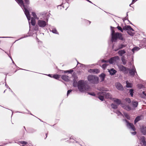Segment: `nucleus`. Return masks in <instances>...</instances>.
Masks as SVG:
<instances>
[{"label": "nucleus", "instance_id": "f257e3e1", "mask_svg": "<svg viewBox=\"0 0 146 146\" xmlns=\"http://www.w3.org/2000/svg\"><path fill=\"white\" fill-rule=\"evenodd\" d=\"M23 10L25 14V15L29 23H30V21L31 20V16L29 14V11L31 10V8H29L28 6H25L22 0H15Z\"/></svg>", "mask_w": 146, "mask_h": 146}, {"label": "nucleus", "instance_id": "f03ea898", "mask_svg": "<svg viewBox=\"0 0 146 146\" xmlns=\"http://www.w3.org/2000/svg\"><path fill=\"white\" fill-rule=\"evenodd\" d=\"M77 87L79 90L82 92H86L90 90L89 86L88 85L86 81L80 80L77 83Z\"/></svg>", "mask_w": 146, "mask_h": 146}, {"label": "nucleus", "instance_id": "7ed1b4c3", "mask_svg": "<svg viewBox=\"0 0 146 146\" xmlns=\"http://www.w3.org/2000/svg\"><path fill=\"white\" fill-rule=\"evenodd\" d=\"M111 35L112 36L111 41L112 42L117 41L118 38L120 40H125V39L123 37L122 34L119 33H115L114 31L112 29V27H111Z\"/></svg>", "mask_w": 146, "mask_h": 146}, {"label": "nucleus", "instance_id": "20e7f679", "mask_svg": "<svg viewBox=\"0 0 146 146\" xmlns=\"http://www.w3.org/2000/svg\"><path fill=\"white\" fill-rule=\"evenodd\" d=\"M119 58L118 56H116L110 58L109 60V61L102 60V62L106 63L109 62L110 64H113L116 63L117 62V61L119 60Z\"/></svg>", "mask_w": 146, "mask_h": 146}, {"label": "nucleus", "instance_id": "39448f33", "mask_svg": "<svg viewBox=\"0 0 146 146\" xmlns=\"http://www.w3.org/2000/svg\"><path fill=\"white\" fill-rule=\"evenodd\" d=\"M88 79L91 83L97 84L98 82V78L95 76L89 75L88 76Z\"/></svg>", "mask_w": 146, "mask_h": 146}, {"label": "nucleus", "instance_id": "423d86ee", "mask_svg": "<svg viewBox=\"0 0 146 146\" xmlns=\"http://www.w3.org/2000/svg\"><path fill=\"white\" fill-rule=\"evenodd\" d=\"M44 19L46 20L47 21L46 22L44 21L40 20H38V26L40 27L44 28L47 25L48 19H45V18H44Z\"/></svg>", "mask_w": 146, "mask_h": 146}, {"label": "nucleus", "instance_id": "0eeeda50", "mask_svg": "<svg viewBox=\"0 0 146 146\" xmlns=\"http://www.w3.org/2000/svg\"><path fill=\"white\" fill-rule=\"evenodd\" d=\"M118 68L120 71H122L125 74H127L129 70V68H127L122 65H119L118 66Z\"/></svg>", "mask_w": 146, "mask_h": 146}, {"label": "nucleus", "instance_id": "6e6552de", "mask_svg": "<svg viewBox=\"0 0 146 146\" xmlns=\"http://www.w3.org/2000/svg\"><path fill=\"white\" fill-rule=\"evenodd\" d=\"M123 121H125L126 123L127 126L129 129H131L133 131L135 130V126L132 123L128 122L126 119H123Z\"/></svg>", "mask_w": 146, "mask_h": 146}, {"label": "nucleus", "instance_id": "1a4fd4ad", "mask_svg": "<svg viewBox=\"0 0 146 146\" xmlns=\"http://www.w3.org/2000/svg\"><path fill=\"white\" fill-rule=\"evenodd\" d=\"M139 139L140 141V143L142 145L145 146L146 141L145 140V138L144 136L141 137Z\"/></svg>", "mask_w": 146, "mask_h": 146}, {"label": "nucleus", "instance_id": "9d476101", "mask_svg": "<svg viewBox=\"0 0 146 146\" xmlns=\"http://www.w3.org/2000/svg\"><path fill=\"white\" fill-rule=\"evenodd\" d=\"M129 73L130 75L133 76H134L135 74V73H137L136 71V69L134 66H133L131 69L129 70Z\"/></svg>", "mask_w": 146, "mask_h": 146}, {"label": "nucleus", "instance_id": "9b49d317", "mask_svg": "<svg viewBox=\"0 0 146 146\" xmlns=\"http://www.w3.org/2000/svg\"><path fill=\"white\" fill-rule=\"evenodd\" d=\"M99 94H102V95H104V96L107 98L110 99L111 98V95L109 93L103 92L99 93Z\"/></svg>", "mask_w": 146, "mask_h": 146}, {"label": "nucleus", "instance_id": "f8f14e48", "mask_svg": "<svg viewBox=\"0 0 146 146\" xmlns=\"http://www.w3.org/2000/svg\"><path fill=\"white\" fill-rule=\"evenodd\" d=\"M115 86L119 90H122L123 89V86L119 83H116L115 84Z\"/></svg>", "mask_w": 146, "mask_h": 146}, {"label": "nucleus", "instance_id": "ddd939ff", "mask_svg": "<svg viewBox=\"0 0 146 146\" xmlns=\"http://www.w3.org/2000/svg\"><path fill=\"white\" fill-rule=\"evenodd\" d=\"M124 30H126L127 31H134L133 29L129 25H126L123 28Z\"/></svg>", "mask_w": 146, "mask_h": 146}, {"label": "nucleus", "instance_id": "4468645a", "mask_svg": "<svg viewBox=\"0 0 146 146\" xmlns=\"http://www.w3.org/2000/svg\"><path fill=\"white\" fill-rule=\"evenodd\" d=\"M126 53L125 51L124 50H120L118 52V54L121 56H123V55Z\"/></svg>", "mask_w": 146, "mask_h": 146}, {"label": "nucleus", "instance_id": "2eb2a0df", "mask_svg": "<svg viewBox=\"0 0 146 146\" xmlns=\"http://www.w3.org/2000/svg\"><path fill=\"white\" fill-rule=\"evenodd\" d=\"M62 79L65 81L68 82L69 81V77L66 75H63L61 76Z\"/></svg>", "mask_w": 146, "mask_h": 146}, {"label": "nucleus", "instance_id": "dca6fc26", "mask_svg": "<svg viewBox=\"0 0 146 146\" xmlns=\"http://www.w3.org/2000/svg\"><path fill=\"white\" fill-rule=\"evenodd\" d=\"M141 131L143 135L146 134V127H144L143 126L141 127Z\"/></svg>", "mask_w": 146, "mask_h": 146}, {"label": "nucleus", "instance_id": "f3484780", "mask_svg": "<svg viewBox=\"0 0 146 146\" xmlns=\"http://www.w3.org/2000/svg\"><path fill=\"white\" fill-rule=\"evenodd\" d=\"M102 92H100L98 93V98L100 100L102 101H103L104 100V95H102V94H99V93Z\"/></svg>", "mask_w": 146, "mask_h": 146}, {"label": "nucleus", "instance_id": "a211bd4d", "mask_svg": "<svg viewBox=\"0 0 146 146\" xmlns=\"http://www.w3.org/2000/svg\"><path fill=\"white\" fill-rule=\"evenodd\" d=\"M109 72L110 74L111 75H113L115 74L116 72V71L113 68L109 70Z\"/></svg>", "mask_w": 146, "mask_h": 146}, {"label": "nucleus", "instance_id": "6ab92c4d", "mask_svg": "<svg viewBox=\"0 0 146 146\" xmlns=\"http://www.w3.org/2000/svg\"><path fill=\"white\" fill-rule=\"evenodd\" d=\"M141 116H137L135 119L134 121V123L135 124L138 122L139 121H140L141 119Z\"/></svg>", "mask_w": 146, "mask_h": 146}, {"label": "nucleus", "instance_id": "aec40b11", "mask_svg": "<svg viewBox=\"0 0 146 146\" xmlns=\"http://www.w3.org/2000/svg\"><path fill=\"white\" fill-rule=\"evenodd\" d=\"M126 86L127 88H131L132 86V84L131 83H129L128 82L127 80L126 81Z\"/></svg>", "mask_w": 146, "mask_h": 146}, {"label": "nucleus", "instance_id": "412c9836", "mask_svg": "<svg viewBox=\"0 0 146 146\" xmlns=\"http://www.w3.org/2000/svg\"><path fill=\"white\" fill-rule=\"evenodd\" d=\"M132 105L133 107L136 108L138 105V102L136 101H133L132 102Z\"/></svg>", "mask_w": 146, "mask_h": 146}, {"label": "nucleus", "instance_id": "4be33fe9", "mask_svg": "<svg viewBox=\"0 0 146 146\" xmlns=\"http://www.w3.org/2000/svg\"><path fill=\"white\" fill-rule=\"evenodd\" d=\"M114 102L116 103L117 105H119L121 103V101L120 100L118 99L115 98L113 100Z\"/></svg>", "mask_w": 146, "mask_h": 146}, {"label": "nucleus", "instance_id": "5701e85b", "mask_svg": "<svg viewBox=\"0 0 146 146\" xmlns=\"http://www.w3.org/2000/svg\"><path fill=\"white\" fill-rule=\"evenodd\" d=\"M35 23L36 22L35 19L33 18H32L31 20V25L33 26L35 25Z\"/></svg>", "mask_w": 146, "mask_h": 146}, {"label": "nucleus", "instance_id": "b1692460", "mask_svg": "<svg viewBox=\"0 0 146 146\" xmlns=\"http://www.w3.org/2000/svg\"><path fill=\"white\" fill-rule=\"evenodd\" d=\"M122 62L124 65H125L127 63V60L125 58L124 56H123L121 58Z\"/></svg>", "mask_w": 146, "mask_h": 146}, {"label": "nucleus", "instance_id": "393cba45", "mask_svg": "<svg viewBox=\"0 0 146 146\" xmlns=\"http://www.w3.org/2000/svg\"><path fill=\"white\" fill-rule=\"evenodd\" d=\"M113 112L116 113L118 116H123V114L121 113V112L117 110H114Z\"/></svg>", "mask_w": 146, "mask_h": 146}, {"label": "nucleus", "instance_id": "a878e982", "mask_svg": "<svg viewBox=\"0 0 146 146\" xmlns=\"http://www.w3.org/2000/svg\"><path fill=\"white\" fill-rule=\"evenodd\" d=\"M105 74H104L102 73L100 75V77L102 78V80L103 81L105 77Z\"/></svg>", "mask_w": 146, "mask_h": 146}, {"label": "nucleus", "instance_id": "bb28decb", "mask_svg": "<svg viewBox=\"0 0 146 146\" xmlns=\"http://www.w3.org/2000/svg\"><path fill=\"white\" fill-rule=\"evenodd\" d=\"M32 15L33 17V18L34 19H38V18L37 17L35 13L34 12H32Z\"/></svg>", "mask_w": 146, "mask_h": 146}, {"label": "nucleus", "instance_id": "cd10ccee", "mask_svg": "<svg viewBox=\"0 0 146 146\" xmlns=\"http://www.w3.org/2000/svg\"><path fill=\"white\" fill-rule=\"evenodd\" d=\"M50 30L54 33L58 34V32L55 28H52L51 29H50Z\"/></svg>", "mask_w": 146, "mask_h": 146}, {"label": "nucleus", "instance_id": "c85d7f7f", "mask_svg": "<svg viewBox=\"0 0 146 146\" xmlns=\"http://www.w3.org/2000/svg\"><path fill=\"white\" fill-rule=\"evenodd\" d=\"M137 87L139 89H143L145 88V87L142 84H138Z\"/></svg>", "mask_w": 146, "mask_h": 146}, {"label": "nucleus", "instance_id": "c756f323", "mask_svg": "<svg viewBox=\"0 0 146 146\" xmlns=\"http://www.w3.org/2000/svg\"><path fill=\"white\" fill-rule=\"evenodd\" d=\"M126 44H121L119 45L118 46V49H121L125 47L126 46Z\"/></svg>", "mask_w": 146, "mask_h": 146}, {"label": "nucleus", "instance_id": "7c9ffc66", "mask_svg": "<svg viewBox=\"0 0 146 146\" xmlns=\"http://www.w3.org/2000/svg\"><path fill=\"white\" fill-rule=\"evenodd\" d=\"M60 76V75H58V74H55L52 76V78L57 79L59 78Z\"/></svg>", "mask_w": 146, "mask_h": 146}, {"label": "nucleus", "instance_id": "2f4dec72", "mask_svg": "<svg viewBox=\"0 0 146 146\" xmlns=\"http://www.w3.org/2000/svg\"><path fill=\"white\" fill-rule=\"evenodd\" d=\"M142 94L141 96L142 98H144L146 96V91H143L142 92Z\"/></svg>", "mask_w": 146, "mask_h": 146}, {"label": "nucleus", "instance_id": "473e14b6", "mask_svg": "<svg viewBox=\"0 0 146 146\" xmlns=\"http://www.w3.org/2000/svg\"><path fill=\"white\" fill-rule=\"evenodd\" d=\"M111 106L112 108L114 109H116L117 108V106L115 104H111Z\"/></svg>", "mask_w": 146, "mask_h": 146}, {"label": "nucleus", "instance_id": "72a5a7b5", "mask_svg": "<svg viewBox=\"0 0 146 146\" xmlns=\"http://www.w3.org/2000/svg\"><path fill=\"white\" fill-rule=\"evenodd\" d=\"M124 108L125 109L128 111H129L131 109L130 107L129 106H125Z\"/></svg>", "mask_w": 146, "mask_h": 146}, {"label": "nucleus", "instance_id": "f704fd0d", "mask_svg": "<svg viewBox=\"0 0 146 146\" xmlns=\"http://www.w3.org/2000/svg\"><path fill=\"white\" fill-rule=\"evenodd\" d=\"M94 74H97L100 72V70L98 69H94Z\"/></svg>", "mask_w": 146, "mask_h": 146}, {"label": "nucleus", "instance_id": "c9c22d12", "mask_svg": "<svg viewBox=\"0 0 146 146\" xmlns=\"http://www.w3.org/2000/svg\"><path fill=\"white\" fill-rule=\"evenodd\" d=\"M124 115L125 116V117L128 119H130V117L129 116L127 113H124Z\"/></svg>", "mask_w": 146, "mask_h": 146}, {"label": "nucleus", "instance_id": "e433bc0d", "mask_svg": "<svg viewBox=\"0 0 146 146\" xmlns=\"http://www.w3.org/2000/svg\"><path fill=\"white\" fill-rule=\"evenodd\" d=\"M125 101L128 102V103H130L131 102V100L129 98H126L125 100Z\"/></svg>", "mask_w": 146, "mask_h": 146}, {"label": "nucleus", "instance_id": "4c0bfd02", "mask_svg": "<svg viewBox=\"0 0 146 146\" xmlns=\"http://www.w3.org/2000/svg\"><path fill=\"white\" fill-rule=\"evenodd\" d=\"M129 93H130V94L131 97H133V90L132 89H131L129 90Z\"/></svg>", "mask_w": 146, "mask_h": 146}, {"label": "nucleus", "instance_id": "58836bf2", "mask_svg": "<svg viewBox=\"0 0 146 146\" xmlns=\"http://www.w3.org/2000/svg\"><path fill=\"white\" fill-rule=\"evenodd\" d=\"M117 28L121 32H123V30L121 27L118 26L117 27Z\"/></svg>", "mask_w": 146, "mask_h": 146}, {"label": "nucleus", "instance_id": "ea45409f", "mask_svg": "<svg viewBox=\"0 0 146 146\" xmlns=\"http://www.w3.org/2000/svg\"><path fill=\"white\" fill-rule=\"evenodd\" d=\"M108 65L106 64H104L102 65V67L104 69H105Z\"/></svg>", "mask_w": 146, "mask_h": 146}, {"label": "nucleus", "instance_id": "a19ab883", "mask_svg": "<svg viewBox=\"0 0 146 146\" xmlns=\"http://www.w3.org/2000/svg\"><path fill=\"white\" fill-rule=\"evenodd\" d=\"M20 142L21 144L23 145H26L27 144V142L25 141H21Z\"/></svg>", "mask_w": 146, "mask_h": 146}, {"label": "nucleus", "instance_id": "79ce46f5", "mask_svg": "<svg viewBox=\"0 0 146 146\" xmlns=\"http://www.w3.org/2000/svg\"><path fill=\"white\" fill-rule=\"evenodd\" d=\"M127 33H128V34L130 35L131 36H133V33L132 32L130 31H127Z\"/></svg>", "mask_w": 146, "mask_h": 146}, {"label": "nucleus", "instance_id": "37998d69", "mask_svg": "<svg viewBox=\"0 0 146 146\" xmlns=\"http://www.w3.org/2000/svg\"><path fill=\"white\" fill-rule=\"evenodd\" d=\"M94 69H90L88 70V72H90L91 73H93V74H94Z\"/></svg>", "mask_w": 146, "mask_h": 146}, {"label": "nucleus", "instance_id": "c03bdc74", "mask_svg": "<svg viewBox=\"0 0 146 146\" xmlns=\"http://www.w3.org/2000/svg\"><path fill=\"white\" fill-rule=\"evenodd\" d=\"M38 27L37 26H36L34 28V30L35 31H38Z\"/></svg>", "mask_w": 146, "mask_h": 146}, {"label": "nucleus", "instance_id": "a18cd8bd", "mask_svg": "<svg viewBox=\"0 0 146 146\" xmlns=\"http://www.w3.org/2000/svg\"><path fill=\"white\" fill-rule=\"evenodd\" d=\"M25 0V1L27 5H28L30 3H29V0Z\"/></svg>", "mask_w": 146, "mask_h": 146}, {"label": "nucleus", "instance_id": "49530a36", "mask_svg": "<svg viewBox=\"0 0 146 146\" xmlns=\"http://www.w3.org/2000/svg\"><path fill=\"white\" fill-rule=\"evenodd\" d=\"M70 143H74L75 140H74L73 139H72L71 137L70 139Z\"/></svg>", "mask_w": 146, "mask_h": 146}, {"label": "nucleus", "instance_id": "de8ad7c7", "mask_svg": "<svg viewBox=\"0 0 146 146\" xmlns=\"http://www.w3.org/2000/svg\"><path fill=\"white\" fill-rule=\"evenodd\" d=\"M5 86L7 88H8L12 92H13V91H12V90H11V89L9 87V86H8V85H7V84H6V83H5Z\"/></svg>", "mask_w": 146, "mask_h": 146}, {"label": "nucleus", "instance_id": "09e8293b", "mask_svg": "<svg viewBox=\"0 0 146 146\" xmlns=\"http://www.w3.org/2000/svg\"><path fill=\"white\" fill-rule=\"evenodd\" d=\"M72 90H69L67 92V96H68V94L72 92Z\"/></svg>", "mask_w": 146, "mask_h": 146}, {"label": "nucleus", "instance_id": "8fccbe9b", "mask_svg": "<svg viewBox=\"0 0 146 146\" xmlns=\"http://www.w3.org/2000/svg\"><path fill=\"white\" fill-rule=\"evenodd\" d=\"M88 94H90L91 95H92V96H95V94L94 93V92H93L92 93H88Z\"/></svg>", "mask_w": 146, "mask_h": 146}, {"label": "nucleus", "instance_id": "3c124183", "mask_svg": "<svg viewBox=\"0 0 146 146\" xmlns=\"http://www.w3.org/2000/svg\"><path fill=\"white\" fill-rule=\"evenodd\" d=\"M136 132L135 131L131 132V134L133 135H135L136 134Z\"/></svg>", "mask_w": 146, "mask_h": 146}, {"label": "nucleus", "instance_id": "603ef678", "mask_svg": "<svg viewBox=\"0 0 146 146\" xmlns=\"http://www.w3.org/2000/svg\"><path fill=\"white\" fill-rule=\"evenodd\" d=\"M73 86L75 87H76V86H77V84H76V83L75 82H74L73 83Z\"/></svg>", "mask_w": 146, "mask_h": 146}, {"label": "nucleus", "instance_id": "864d4df0", "mask_svg": "<svg viewBox=\"0 0 146 146\" xmlns=\"http://www.w3.org/2000/svg\"><path fill=\"white\" fill-rule=\"evenodd\" d=\"M73 72V70H68V72L69 73H71Z\"/></svg>", "mask_w": 146, "mask_h": 146}, {"label": "nucleus", "instance_id": "5fc2aeb1", "mask_svg": "<svg viewBox=\"0 0 146 146\" xmlns=\"http://www.w3.org/2000/svg\"><path fill=\"white\" fill-rule=\"evenodd\" d=\"M134 48H135V50H138L139 49V48L138 47H134Z\"/></svg>", "mask_w": 146, "mask_h": 146}, {"label": "nucleus", "instance_id": "6e6d98bb", "mask_svg": "<svg viewBox=\"0 0 146 146\" xmlns=\"http://www.w3.org/2000/svg\"><path fill=\"white\" fill-rule=\"evenodd\" d=\"M28 36L27 35H26V36H25L24 37H21V38H20V39H22V38H25L26 37H27Z\"/></svg>", "mask_w": 146, "mask_h": 146}, {"label": "nucleus", "instance_id": "4d7b16f0", "mask_svg": "<svg viewBox=\"0 0 146 146\" xmlns=\"http://www.w3.org/2000/svg\"><path fill=\"white\" fill-rule=\"evenodd\" d=\"M135 48H133L132 49V51L134 53V51L135 50Z\"/></svg>", "mask_w": 146, "mask_h": 146}, {"label": "nucleus", "instance_id": "13d9d810", "mask_svg": "<svg viewBox=\"0 0 146 146\" xmlns=\"http://www.w3.org/2000/svg\"><path fill=\"white\" fill-rule=\"evenodd\" d=\"M48 76L50 77H52V75L50 74H49L48 75Z\"/></svg>", "mask_w": 146, "mask_h": 146}, {"label": "nucleus", "instance_id": "bf43d9fd", "mask_svg": "<svg viewBox=\"0 0 146 146\" xmlns=\"http://www.w3.org/2000/svg\"><path fill=\"white\" fill-rule=\"evenodd\" d=\"M10 57V58H11V59L12 61V62L14 64H15L14 63V62H13V60H12V58L11 57H10V56H9Z\"/></svg>", "mask_w": 146, "mask_h": 146}, {"label": "nucleus", "instance_id": "052dcab7", "mask_svg": "<svg viewBox=\"0 0 146 146\" xmlns=\"http://www.w3.org/2000/svg\"><path fill=\"white\" fill-rule=\"evenodd\" d=\"M86 0L90 3H92V2L90 1H89V0Z\"/></svg>", "mask_w": 146, "mask_h": 146}, {"label": "nucleus", "instance_id": "680f3d73", "mask_svg": "<svg viewBox=\"0 0 146 146\" xmlns=\"http://www.w3.org/2000/svg\"><path fill=\"white\" fill-rule=\"evenodd\" d=\"M67 72H68V70H67V71H65L64 72V73H66Z\"/></svg>", "mask_w": 146, "mask_h": 146}, {"label": "nucleus", "instance_id": "e2e57ef3", "mask_svg": "<svg viewBox=\"0 0 146 146\" xmlns=\"http://www.w3.org/2000/svg\"><path fill=\"white\" fill-rule=\"evenodd\" d=\"M87 21V22H89V24H90V23H91V22H90V21Z\"/></svg>", "mask_w": 146, "mask_h": 146}, {"label": "nucleus", "instance_id": "0e129e2a", "mask_svg": "<svg viewBox=\"0 0 146 146\" xmlns=\"http://www.w3.org/2000/svg\"><path fill=\"white\" fill-rule=\"evenodd\" d=\"M61 5H58V7H61Z\"/></svg>", "mask_w": 146, "mask_h": 146}, {"label": "nucleus", "instance_id": "69168bd1", "mask_svg": "<svg viewBox=\"0 0 146 146\" xmlns=\"http://www.w3.org/2000/svg\"><path fill=\"white\" fill-rule=\"evenodd\" d=\"M81 64L80 63H79L78 62H77V64Z\"/></svg>", "mask_w": 146, "mask_h": 146}, {"label": "nucleus", "instance_id": "338daca9", "mask_svg": "<svg viewBox=\"0 0 146 146\" xmlns=\"http://www.w3.org/2000/svg\"><path fill=\"white\" fill-rule=\"evenodd\" d=\"M132 4H131H131H130V5H129V6H130V7H131V5H132Z\"/></svg>", "mask_w": 146, "mask_h": 146}, {"label": "nucleus", "instance_id": "774afa93", "mask_svg": "<svg viewBox=\"0 0 146 146\" xmlns=\"http://www.w3.org/2000/svg\"><path fill=\"white\" fill-rule=\"evenodd\" d=\"M47 133L46 134V138L47 137Z\"/></svg>", "mask_w": 146, "mask_h": 146}]
</instances>
